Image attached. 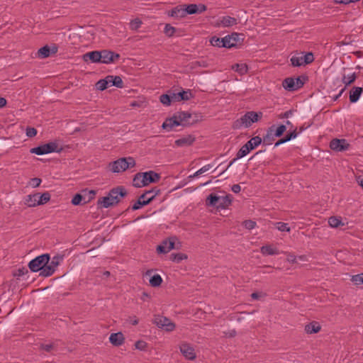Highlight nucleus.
I'll use <instances>...</instances> for the list:
<instances>
[{
	"label": "nucleus",
	"instance_id": "obj_43",
	"mask_svg": "<svg viewBox=\"0 0 363 363\" xmlns=\"http://www.w3.org/2000/svg\"><path fill=\"white\" fill-rule=\"evenodd\" d=\"M38 194V205H43L48 202L50 199V194L48 192H45L43 194H40L37 193Z\"/></svg>",
	"mask_w": 363,
	"mask_h": 363
},
{
	"label": "nucleus",
	"instance_id": "obj_63",
	"mask_svg": "<svg viewBox=\"0 0 363 363\" xmlns=\"http://www.w3.org/2000/svg\"><path fill=\"white\" fill-rule=\"evenodd\" d=\"M41 179H39V178H33L30 179V184L33 186V187H38L40 186V183H41Z\"/></svg>",
	"mask_w": 363,
	"mask_h": 363
},
{
	"label": "nucleus",
	"instance_id": "obj_9",
	"mask_svg": "<svg viewBox=\"0 0 363 363\" xmlns=\"http://www.w3.org/2000/svg\"><path fill=\"white\" fill-rule=\"evenodd\" d=\"M179 123V125L182 126H189L191 125H194L196 123L199 119L198 118H194L192 120V114L185 112V111H180L174 113ZM195 118H197L196 115H195Z\"/></svg>",
	"mask_w": 363,
	"mask_h": 363
},
{
	"label": "nucleus",
	"instance_id": "obj_44",
	"mask_svg": "<svg viewBox=\"0 0 363 363\" xmlns=\"http://www.w3.org/2000/svg\"><path fill=\"white\" fill-rule=\"evenodd\" d=\"M328 224L332 228H338L340 225H344V223L342 222V220L335 216L329 218Z\"/></svg>",
	"mask_w": 363,
	"mask_h": 363
},
{
	"label": "nucleus",
	"instance_id": "obj_12",
	"mask_svg": "<svg viewBox=\"0 0 363 363\" xmlns=\"http://www.w3.org/2000/svg\"><path fill=\"white\" fill-rule=\"evenodd\" d=\"M100 52L101 56L100 59V63L110 64L111 62H114L120 58L119 54L108 50H103L100 51Z\"/></svg>",
	"mask_w": 363,
	"mask_h": 363
},
{
	"label": "nucleus",
	"instance_id": "obj_28",
	"mask_svg": "<svg viewBox=\"0 0 363 363\" xmlns=\"http://www.w3.org/2000/svg\"><path fill=\"white\" fill-rule=\"evenodd\" d=\"M238 24V20L235 18L230 16H223L220 22L218 23V26H221L223 27H230Z\"/></svg>",
	"mask_w": 363,
	"mask_h": 363
},
{
	"label": "nucleus",
	"instance_id": "obj_61",
	"mask_svg": "<svg viewBox=\"0 0 363 363\" xmlns=\"http://www.w3.org/2000/svg\"><path fill=\"white\" fill-rule=\"evenodd\" d=\"M26 135L29 138H33L37 135V130L35 128L27 127Z\"/></svg>",
	"mask_w": 363,
	"mask_h": 363
},
{
	"label": "nucleus",
	"instance_id": "obj_57",
	"mask_svg": "<svg viewBox=\"0 0 363 363\" xmlns=\"http://www.w3.org/2000/svg\"><path fill=\"white\" fill-rule=\"evenodd\" d=\"M135 347L139 350L144 351L146 350L147 344L143 340H138L135 342Z\"/></svg>",
	"mask_w": 363,
	"mask_h": 363
},
{
	"label": "nucleus",
	"instance_id": "obj_64",
	"mask_svg": "<svg viewBox=\"0 0 363 363\" xmlns=\"http://www.w3.org/2000/svg\"><path fill=\"white\" fill-rule=\"evenodd\" d=\"M292 113H293V111L289 110V111H285L284 113H281L279 116V118L281 119L288 118L291 115H292Z\"/></svg>",
	"mask_w": 363,
	"mask_h": 363
},
{
	"label": "nucleus",
	"instance_id": "obj_29",
	"mask_svg": "<svg viewBox=\"0 0 363 363\" xmlns=\"http://www.w3.org/2000/svg\"><path fill=\"white\" fill-rule=\"evenodd\" d=\"M107 80L109 83V85L115 86L118 88L123 87V80L121 77L119 76L108 75Z\"/></svg>",
	"mask_w": 363,
	"mask_h": 363
},
{
	"label": "nucleus",
	"instance_id": "obj_49",
	"mask_svg": "<svg viewBox=\"0 0 363 363\" xmlns=\"http://www.w3.org/2000/svg\"><path fill=\"white\" fill-rule=\"evenodd\" d=\"M62 259L63 255H57L52 258L51 261H49V264L56 269L60 261H62Z\"/></svg>",
	"mask_w": 363,
	"mask_h": 363
},
{
	"label": "nucleus",
	"instance_id": "obj_30",
	"mask_svg": "<svg viewBox=\"0 0 363 363\" xmlns=\"http://www.w3.org/2000/svg\"><path fill=\"white\" fill-rule=\"evenodd\" d=\"M321 329L320 324L318 322L313 321L305 326V331L308 334H313L318 333Z\"/></svg>",
	"mask_w": 363,
	"mask_h": 363
},
{
	"label": "nucleus",
	"instance_id": "obj_1",
	"mask_svg": "<svg viewBox=\"0 0 363 363\" xmlns=\"http://www.w3.org/2000/svg\"><path fill=\"white\" fill-rule=\"evenodd\" d=\"M128 195V191L123 186H118L111 189L107 196L100 198L97 201L98 208H108L117 205Z\"/></svg>",
	"mask_w": 363,
	"mask_h": 363
},
{
	"label": "nucleus",
	"instance_id": "obj_15",
	"mask_svg": "<svg viewBox=\"0 0 363 363\" xmlns=\"http://www.w3.org/2000/svg\"><path fill=\"white\" fill-rule=\"evenodd\" d=\"M181 353L185 358L189 360H194L196 358V353L194 347L187 342H183L179 346Z\"/></svg>",
	"mask_w": 363,
	"mask_h": 363
},
{
	"label": "nucleus",
	"instance_id": "obj_7",
	"mask_svg": "<svg viewBox=\"0 0 363 363\" xmlns=\"http://www.w3.org/2000/svg\"><path fill=\"white\" fill-rule=\"evenodd\" d=\"M50 259V257L49 254H43L30 261L28 263V267L31 272H40L43 266H45V264H48Z\"/></svg>",
	"mask_w": 363,
	"mask_h": 363
},
{
	"label": "nucleus",
	"instance_id": "obj_14",
	"mask_svg": "<svg viewBox=\"0 0 363 363\" xmlns=\"http://www.w3.org/2000/svg\"><path fill=\"white\" fill-rule=\"evenodd\" d=\"M58 51V48L56 45H53L52 47L46 45L40 48L37 52V57L40 59H45L50 56L52 54H55Z\"/></svg>",
	"mask_w": 363,
	"mask_h": 363
},
{
	"label": "nucleus",
	"instance_id": "obj_41",
	"mask_svg": "<svg viewBox=\"0 0 363 363\" xmlns=\"http://www.w3.org/2000/svg\"><path fill=\"white\" fill-rule=\"evenodd\" d=\"M162 283V279L160 275L155 274L150 279V284L152 287H158Z\"/></svg>",
	"mask_w": 363,
	"mask_h": 363
},
{
	"label": "nucleus",
	"instance_id": "obj_56",
	"mask_svg": "<svg viewBox=\"0 0 363 363\" xmlns=\"http://www.w3.org/2000/svg\"><path fill=\"white\" fill-rule=\"evenodd\" d=\"M276 227L279 231H281V232H284V231L289 232L290 231V228L288 227V224L283 223V222H277L276 223Z\"/></svg>",
	"mask_w": 363,
	"mask_h": 363
},
{
	"label": "nucleus",
	"instance_id": "obj_25",
	"mask_svg": "<svg viewBox=\"0 0 363 363\" xmlns=\"http://www.w3.org/2000/svg\"><path fill=\"white\" fill-rule=\"evenodd\" d=\"M250 149L248 147L247 144L245 143L244 145H242L240 149L238 150V152L236 154V157L234 158L228 164V167H230L237 160L240 159L246 156L250 152Z\"/></svg>",
	"mask_w": 363,
	"mask_h": 363
},
{
	"label": "nucleus",
	"instance_id": "obj_26",
	"mask_svg": "<svg viewBox=\"0 0 363 363\" xmlns=\"http://www.w3.org/2000/svg\"><path fill=\"white\" fill-rule=\"evenodd\" d=\"M295 79L294 77H287L282 82V86L289 91H294L298 90L295 85Z\"/></svg>",
	"mask_w": 363,
	"mask_h": 363
},
{
	"label": "nucleus",
	"instance_id": "obj_6",
	"mask_svg": "<svg viewBox=\"0 0 363 363\" xmlns=\"http://www.w3.org/2000/svg\"><path fill=\"white\" fill-rule=\"evenodd\" d=\"M291 63L294 67H301L308 65L314 61V55L311 52H301L298 55H294L290 59Z\"/></svg>",
	"mask_w": 363,
	"mask_h": 363
},
{
	"label": "nucleus",
	"instance_id": "obj_22",
	"mask_svg": "<svg viewBox=\"0 0 363 363\" xmlns=\"http://www.w3.org/2000/svg\"><path fill=\"white\" fill-rule=\"evenodd\" d=\"M274 125H272L267 129L266 135H264L263 138H262L264 145H271L274 141L275 138L277 137L274 135Z\"/></svg>",
	"mask_w": 363,
	"mask_h": 363
},
{
	"label": "nucleus",
	"instance_id": "obj_58",
	"mask_svg": "<svg viewBox=\"0 0 363 363\" xmlns=\"http://www.w3.org/2000/svg\"><path fill=\"white\" fill-rule=\"evenodd\" d=\"M243 226L248 230H252L256 226V222L252 220H246L242 223Z\"/></svg>",
	"mask_w": 363,
	"mask_h": 363
},
{
	"label": "nucleus",
	"instance_id": "obj_37",
	"mask_svg": "<svg viewBox=\"0 0 363 363\" xmlns=\"http://www.w3.org/2000/svg\"><path fill=\"white\" fill-rule=\"evenodd\" d=\"M232 69L242 75L247 72L248 67L246 64L237 63L232 66Z\"/></svg>",
	"mask_w": 363,
	"mask_h": 363
},
{
	"label": "nucleus",
	"instance_id": "obj_53",
	"mask_svg": "<svg viewBox=\"0 0 363 363\" xmlns=\"http://www.w3.org/2000/svg\"><path fill=\"white\" fill-rule=\"evenodd\" d=\"M176 31V28L172 26L170 24H166L164 30V33L168 37H172L174 35Z\"/></svg>",
	"mask_w": 363,
	"mask_h": 363
},
{
	"label": "nucleus",
	"instance_id": "obj_38",
	"mask_svg": "<svg viewBox=\"0 0 363 363\" xmlns=\"http://www.w3.org/2000/svg\"><path fill=\"white\" fill-rule=\"evenodd\" d=\"M179 94V101H188L193 98V94L191 93V91L190 89L187 90H182L180 92H178Z\"/></svg>",
	"mask_w": 363,
	"mask_h": 363
},
{
	"label": "nucleus",
	"instance_id": "obj_39",
	"mask_svg": "<svg viewBox=\"0 0 363 363\" xmlns=\"http://www.w3.org/2000/svg\"><path fill=\"white\" fill-rule=\"evenodd\" d=\"M38 194L28 195L26 199V203L29 207L38 206Z\"/></svg>",
	"mask_w": 363,
	"mask_h": 363
},
{
	"label": "nucleus",
	"instance_id": "obj_23",
	"mask_svg": "<svg viewBox=\"0 0 363 363\" xmlns=\"http://www.w3.org/2000/svg\"><path fill=\"white\" fill-rule=\"evenodd\" d=\"M194 140L195 138L189 135L175 140V145L178 147L189 146L193 144Z\"/></svg>",
	"mask_w": 363,
	"mask_h": 363
},
{
	"label": "nucleus",
	"instance_id": "obj_59",
	"mask_svg": "<svg viewBox=\"0 0 363 363\" xmlns=\"http://www.w3.org/2000/svg\"><path fill=\"white\" fill-rule=\"evenodd\" d=\"M28 273V269L26 267H21L18 269L14 273L15 277H21Z\"/></svg>",
	"mask_w": 363,
	"mask_h": 363
},
{
	"label": "nucleus",
	"instance_id": "obj_48",
	"mask_svg": "<svg viewBox=\"0 0 363 363\" xmlns=\"http://www.w3.org/2000/svg\"><path fill=\"white\" fill-rule=\"evenodd\" d=\"M303 130V128H301L299 132H297L296 128H295L293 131L287 133L283 138L285 140V142L290 141L292 139H294L297 137L298 134L301 133Z\"/></svg>",
	"mask_w": 363,
	"mask_h": 363
},
{
	"label": "nucleus",
	"instance_id": "obj_21",
	"mask_svg": "<svg viewBox=\"0 0 363 363\" xmlns=\"http://www.w3.org/2000/svg\"><path fill=\"white\" fill-rule=\"evenodd\" d=\"M125 340L124 335L122 333L118 332L116 333L111 334L109 337L110 342L114 346H121L123 344Z\"/></svg>",
	"mask_w": 363,
	"mask_h": 363
},
{
	"label": "nucleus",
	"instance_id": "obj_18",
	"mask_svg": "<svg viewBox=\"0 0 363 363\" xmlns=\"http://www.w3.org/2000/svg\"><path fill=\"white\" fill-rule=\"evenodd\" d=\"M101 57L100 51L95 50L84 54L82 59L85 62L91 61L94 63H100Z\"/></svg>",
	"mask_w": 363,
	"mask_h": 363
},
{
	"label": "nucleus",
	"instance_id": "obj_45",
	"mask_svg": "<svg viewBox=\"0 0 363 363\" xmlns=\"http://www.w3.org/2000/svg\"><path fill=\"white\" fill-rule=\"evenodd\" d=\"M109 83L107 80V76L102 79L99 80L96 84V87L100 91H104L108 88Z\"/></svg>",
	"mask_w": 363,
	"mask_h": 363
},
{
	"label": "nucleus",
	"instance_id": "obj_10",
	"mask_svg": "<svg viewBox=\"0 0 363 363\" xmlns=\"http://www.w3.org/2000/svg\"><path fill=\"white\" fill-rule=\"evenodd\" d=\"M225 38L226 40L225 48H231L242 44L245 39V35L243 33H233L230 35H226Z\"/></svg>",
	"mask_w": 363,
	"mask_h": 363
},
{
	"label": "nucleus",
	"instance_id": "obj_55",
	"mask_svg": "<svg viewBox=\"0 0 363 363\" xmlns=\"http://www.w3.org/2000/svg\"><path fill=\"white\" fill-rule=\"evenodd\" d=\"M160 101L162 104L165 106H169L172 103L169 96V93L168 92L167 94H162L160 96Z\"/></svg>",
	"mask_w": 363,
	"mask_h": 363
},
{
	"label": "nucleus",
	"instance_id": "obj_27",
	"mask_svg": "<svg viewBox=\"0 0 363 363\" xmlns=\"http://www.w3.org/2000/svg\"><path fill=\"white\" fill-rule=\"evenodd\" d=\"M232 203V196L230 194L225 196H219V201L217 208L224 209L228 208Z\"/></svg>",
	"mask_w": 363,
	"mask_h": 363
},
{
	"label": "nucleus",
	"instance_id": "obj_36",
	"mask_svg": "<svg viewBox=\"0 0 363 363\" xmlns=\"http://www.w3.org/2000/svg\"><path fill=\"white\" fill-rule=\"evenodd\" d=\"M218 201L219 196H217L214 194H211L206 199V205L217 208Z\"/></svg>",
	"mask_w": 363,
	"mask_h": 363
},
{
	"label": "nucleus",
	"instance_id": "obj_32",
	"mask_svg": "<svg viewBox=\"0 0 363 363\" xmlns=\"http://www.w3.org/2000/svg\"><path fill=\"white\" fill-rule=\"evenodd\" d=\"M225 43H226V40H225V37L220 38L216 36H213L210 39V43L213 46H216V47H218V48H225V45H226Z\"/></svg>",
	"mask_w": 363,
	"mask_h": 363
},
{
	"label": "nucleus",
	"instance_id": "obj_16",
	"mask_svg": "<svg viewBox=\"0 0 363 363\" xmlns=\"http://www.w3.org/2000/svg\"><path fill=\"white\" fill-rule=\"evenodd\" d=\"M143 181L144 183H143L142 185L144 186H147L150 183H156L160 180L161 177L160 174L151 170L143 172Z\"/></svg>",
	"mask_w": 363,
	"mask_h": 363
},
{
	"label": "nucleus",
	"instance_id": "obj_40",
	"mask_svg": "<svg viewBox=\"0 0 363 363\" xmlns=\"http://www.w3.org/2000/svg\"><path fill=\"white\" fill-rule=\"evenodd\" d=\"M143 172L137 173L133 179V185L137 188H140L142 186H145L144 185H142L143 182Z\"/></svg>",
	"mask_w": 363,
	"mask_h": 363
},
{
	"label": "nucleus",
	"instance_id": "obj_3",
	"mask_svg": "<svg viewBox=\"0 0 363 363\" xmlns=\"http://www.w3.org/2000/svg\"><path fill=\"white\" fill-rule=\"evenodd\" d=\"M136 164L133 157H121L112 162H110L108 167L113 173H120L125 171L128 168L135 167Z\"/></svg>",
	"mask_w": 363,
	"mask_h": 363
},
{
	"label": "nucleus",
	"instance_id": "obj_24",
	"mask_svg": "<svg viewBox=\"0 0 363 363\" xmlns=\"http://www.w3.org/2000/svg\"><path fill=\"white\" fill-rule=\"evenodd\" d=\"M363 92V89L359 86H354L350 91V101L356 103L360 98Z\"/></svg>",
	"mask_w": 363,
	"mask_h": 363
},
{
	"label": "nucleus",
	"instance_id": "obj_8",
	"mask_svg": "<svg viewBox=\"0 0 363 363\" xmlns=\"http://www.w3.org/2000/svg\"><path fill=\"white\" fill-rule=\"evenodd\" d=\"M153 323L158 328H162L167 332L173 331L175 329V324L168 318L163 315H155Z\"/></svg>",
	"mask_w": 363,
	"mask_h": 363
},
{
	"label": "nucleus",
	"instance_id": "obj_13",
	"mask_svg": "<svg viewBox=\"0 0 363 363\" xmlns=\"http://www.w3.org/2000/svg\"><path fill=\"white\" fill-rule=\"evenodd\" d=\"M350 144L345 139H333L330 143V147L337 152H342L348 150Z\"/></svg>",
	"mask_w": 363,
	"mask_h": 363
},
{
	"label": "nucleus",
	"instance_id": "obj_47",
	"mask_svg": "<svg viewBox=\"0 0 363 363\" xmlns=\"http://www.w3.org/2000/svg\"><path fill=\"white\" fill-rule=\"evenodd\" d=\"M82 193L84 194V195H86V198L84 200V203H87L90 202L92 199H94L96 195V191L94 190L84 189L82 191Z\"/></svg>",
	"mask_w": 363,
	"mask_h": 363
},
{
	"label": "nucleus",
	"instance_id": "obj_11",
	"mask_svg": "<svg viewBox=\"0 0 363 363\" xmlns=\"http://www.w3.org/2000/svg\"><path fill=\"white\" fill-rule=\"evenodd\" d=\"M176 237H171L162 242L160 245L157 247V253L166 254L173 249H179L175 247Z\"/></svg>",
	"mask_w": 363,
	"mask_h": 363
},
{
	"label": "nucleus",
	"instance_id": "obj_51",
	"mask_svg": "<svg viewBox=\"0 0 363 363\" xmlns=\"http://www.w3.org/2000/svg\"><path fill=\"white\" fill-rule=\"evenodd\" d=\"M294 79H295L294 83H295L296 87L297 88V89H299L304 85L306 81L307 80V77L300 76L296 78H294Z\"/></svg>",
	"mask_w": 363,
	"mask_h": 363
},
{
	"label": "nucleus",
	"instance_id": "obj_54",
	"mask_svg": "<svg viewBox=\"0 0 363 363\" xmlns=\"http://www.w3.org/2000/svg\"><path fill=\"white\" fill-rule=\"evenodd\" d=\"M351 281L355 285L363 284V273L352 276L351 278Z\"/></svg>",
	"mask_w": 363,
	"mask_h": 363
},
{
	"label": "nucleus",
	"instance_id": "obj_46",
	"mask_svg": "<svg viewBox=\"0 0 363 363\" xmlns=\"http://www.w3.org/2000/svg\"><path fill=\"white\" fill-rule=\"evenodd\" d=\"M86 195L81 194H77L72 199V203L74 206H78L82 203V201L86 199Z\"/></svg>",
	"mask_w": 363,
	"mask_h": 363
},
{
	"label": "nucleus",
	"instance_id": "obj_62",
	"mask_svg": "<svg viewBox=\"0 0 363 363\" xmlns=\"http://www.w3.org/2000/svg\"><path fill=\"white\" fill-rule=\"evenodd\" d=\"M171 102H179V94L178 92L175 93L172 91H169Z\"/></svg>",
	"mask_w": 363,
	"mask_h": 363
},
{
	"label": "nucleus",
	"instance_id": "obj_60",
	"mask_svg": "<svg viewBox=\"0 0 363 363\" xmlns=\"http://www.w3.org/2000/svg\"><path fill=\"white\" fill-rule=\"evenodd\" d=\"M55 347V345L52 343L50 344H42L40 348L48 352L52 351Z\"/></svg>",
	"mask_w": 363,
	"mask_h": 363
},
{
	"label": "nucleus",
	"instance_id": "obj_31",
	"mask_svg": "<svg viewBox=\"0 0 363 363\" xmlns=\"http://www.w3.org/2000/svg\"><path fill=\"white\" fill-rule=\"evenodd\" d=\"M55 269L53 268L49 262L48 264H45V266H43L42 270L40 272V276L43 277H48L54 274L55 272Z\"/></svg>",
	"mask_w": 363,
	"mask_h": 363
},
{
	"label": "nucleus",
	"instance_id": "obj_5",
	"mask_svg": "<svg viewBox=\"0 0 363 363\" xmlns=\"http://www.w3.org/2000/svg\"><path fill=\"white\" fill-rule=\"evenodd\" d=\"M62 150L63 148L60 147L59 144L55 141L31 148L30 152L33 154L41 155L52 152H60Z\"/></svg>",
	"mask_w": 363,
	"mask_h": 363
},
{
	"label": "nucleus",
	"instance_id": "obj_4",
	"mask_svg": "<svg viewBox=\"0 0 363 363\" xmlns=\"http://www.w3.org/2000/svg\"><path fill=\"white\" fill-rule=\"evenodd\" d=\"M160 194V189L157 187L152 188L151 190L145 191L141 194L137 201L132 206L133 211L140 209L144 206L149 204L156 196Z\"/></svg>",
	"mask_w": 363,
	"mask_h": 363
},
{
	"label": "nucleus",
	"instance_id": "obj_52",
	"mask_svg": "<svg viewBox=\"0 0 363 363\" xmlns=\"http://www.w3.org/2000/svg\"><path fill=\"white\" fill-rule=\"evenodd\" d=\"M286 125H280L279 126H278L277 128H276V126L274 125V135L277 137V138H279L281 137L284 133L286 131Z\"/></svg>",
	"mask_w": 363,
	"mask_h": 363
},
{
	"label": "nucleus",
	"instance_id": "obj_34",
	"mask_svg": "<svg viewBox=\"0 0 363 363\" xmlns=\"http://www.w3.org/2000/svg\"><path fill=\"white\" fill-rule=\"evenodd\" d=\"M357 74L355 72H352L348 74H343L342 78V82L345 84V86L353 83L357 79Z\"/></svg>",
	"mask_w": 363,
	"mask_h": 363
},
{
	"label": "nucleus",
	"instance_id": "obj_19",
	"mask_svg": "<svg viewBox=\"0 0 363 363\" xmlns=\"http://www.w3.org/2000/svg\"><path fill=\"white\" fill-rule=\"evenodd\" d=\"M179 125V123L175 116L173 115L172 117L167 118L164 123H162V128L167 130L168 131L173 129L174 127Z\"/></svg>",
	"mask_w": 363,
	"mask_h": 363
},
{
	"label": "nucleus",
	"instance_id": "obj_20",
	"mask_svg": "<svg viewBox=\"0 0 363 363\" xmlns=\"http://www.w3.org/2000/svg\"><path fill=\"white\" fill-rule=\"evenodd\" d=\"M185 4L177 6L173 8L169 13V16L177 18H184L186 16L185 11Z\"/></svg>",
	"mask_w": 363,
	"mask_h": 363
},
{
	"label": "nucleus",
	"instance_id": "obj_50",
	"mask_svg": "<svg viewBox=\"0 0 363 363\" xmlns=\"http://www.w3.org/2000/svg\"><path fill=\"white\" fill-rule=\"evenodd\" d=\"M142 23V21L140 18H136L130 21V28L133 30H137L140 28Z\"/></svg>",
	"mask_w": 363,
	"mask_h": 363
},
{
	"label": "nucleus",
	"instance_id": "obj_2",
	"mask_svg": "<svg viewBox=\"0 0 363 363\" xmlns=\"http://www.w3.org/2000/svg\"><path fill=\"white\" fill-rule=\"evenodd\" d=\"M262 117V112L247 111L245 115L233 122V128L240 129L242 128H249L252 123L261 119Z\"/></svg>",
	"mask_w": 363,
	"mask_h": 363
},
{
	"label": "nucleus",
	"instance_id": "obj_42",
	"mask_svg": "<svg viewBox=\"0 0 363 363\" xmlns=\"http://www.w3.org/2000/svg\"><path fill=\"white\" fill-rule=\"evenodd\" d=\"M170 260L179 263L181 261L187 259V255L184 253H172L170 255Z\"/></svg>",
	"mask_w": 363,
	"mask_h": 363
},
{
	"label": "nucleus",
	"instance_id": "obj_35",
	"mask_svg": "<svg viewBox=\"0 0 363 363\" xmlns=\"http://www.w3.org/2000/svg\"><path fill=\"white\" fill-rule=\"evenodd\" d=\"M262 139L259 136H255L251 138L246 143L247 144L250 150H252L255 148H256L258 145H259L262 143Z\"/></svg>",
	"mask_w": 363,
	"mask_h": 363
},
{
	"label": "nucleus",
	"instance_id": "obj_17",
	"mask_svg": "<svg viewBox=\"0 0 363 363\" xmlns=\"http://www.w3.org/2000/svg\"><path fill=\"white\" fill-rule=\"evenodd\" d=\"M186 14H195L201 13L206 10V6L204 4H189L185 5Z\"/></svg>",
	"mask_w": 363,
	"mask_h": 363
},
{
	"label": "nucleus",
	"instance_id": "obj_33",
	"mask_svg": "<svg viewBox=\"0 0 363 363\" xmlns=\"http://www.w3.org/2000/svg\"><path fill=\"white\" fill-rule=\"evenodd\" d=\"M261 252L264 255H274L279 254V250L272 245H264L261 247Z\"/></svg>",
	"mask_w": 363,
	"mask_h": 363
}]
</instances>
